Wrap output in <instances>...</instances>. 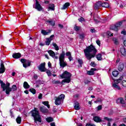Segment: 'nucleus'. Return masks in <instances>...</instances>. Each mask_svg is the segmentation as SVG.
<instances>
[{
	"label": "nucleus",
	"mask_w": 126,
	"mask_h": 126,
	"mask_svg": "<svg viewBox=\"0 0 126 126\" xmlns=\"http://www.w3.org/2000/svg\"><path fill=\"white\" fill-rule=\"evenodd\" d=\"M107 34L110 37H113V36H114V33H111V32L110 31H107Z\"/></svg>",
	"instance_id": "obj_46"
},
{
	"label": "nucleus",
	"mask_w": 126,
	"mask_h": 126,
	"mask_svg": "<svg viewBox=\"0 0 126 126\" xmlns=\"http://www.w3.org/2000/svg\"><path fill=\"white\" fill-rule=\"evenodd\" d=\"M66 56L67 57H70V56H71V53H70V52H67L66 53Z\"/></svg>",
	"instance_id": "obj_56"
},
{
	"label": "nucleus",
	"mask_w": 126,
	"mask_h": 126,
	"mask_svg": "<svg viewBox=\"0 0 126 126\" xmlns=\"http://www.w3.org/2000/svg\"><path fill=\"white\" fill-rule=\"evenodd\" d=\"M74 108L76 111H78V110H80V105H79V103L77 101L74 102Z\"/></svg>",
	"instance_id": "obj_15"
},
{
	"label": "nucleus",
	"mask_w": 126,
	"mask_h": 126,
	"mask_svg": "<svg viewBox=\"0 0 126 126\" xmlns=\"http://www.w3.org/2000/svg\"><path fill=\"white\" fill-rule=\"evenodd\" d=\"M48 53L49 56L52 58H54L55 56H56V53H55V52H53V50H48Z\"/></svg>",
	"instance_id": "obj_23"
},
{
	"label": "nucleus",
	"mask_w": 126,
	"mask_h": 126,
	"mask_svg": "<svg viewBox=\"0 0 126 126\" xmlns=\"http://www.w3.org/2000/svg\"><path fill=\"white\" fill-rule=\"evenodd\" d=\"M58 26L59 27H60V28H61V29H63V25L61 24H58Z\"/></svg>",
	"instance_id": "obj_61"
},
{
	"label": "nucleus",
	"mask_w": 126,
	"mask_h": 126,
	"mask_svg": "<svg viewBox=\"0 0 126 126\" xmlns=\"http://www.w3.org/2000/svg\"><path fill=\"white\" fill-rule=\"evenodd\" d=\"M48 9H49V10L55 11V4L50 3L49 6L48 7Z\"/></svg>",
	"instance_id": "obj_20"
},
{
	"label": "nucleus",
	"mask_w": 126,
	"mask_h": 126,
	"mask_svg": "<svg viewBox=\"0 0 126 126\" xmlns=\"http://www.w3.org/2000/svg\"><path fill=\"white\" fill-rule=\"evenodd\" d=\"M120 53L122 56H123V57H126V48H125V46H122L120 48Z\"/></svg>",
	"instance_id": "obj_14"
},
{
	"label": "nucleus",
	"mask_w": 126,
	"mask_h": 126,
	"mask_svg": "<svg viewBox=\"0 0 126 126\" xmlns=\"http://www.w3.org/2000/svg\"><path fill=\"white\" fill-rule=\"evenodd\" d=\"M54 37H55V35L52 34L51 35L50 37L48 38V39H49V40H51V41H53V38H54Z\"/></svg>",
	"instance_id": "obj_54"
},
{
	"label": "nucleus",
	"mask_w": 126,
	"mask_h": 126,
	"mask_svg": "<svg viewBox=\"0 0 126 126\" xmlns=\"http://www.w3.org/2000/svg\"><path fill=\"white\" fill-rule=\"evenodd\" d=\"M78 63L80 64L81 67H82V64H83V60L82 59H78Z\"/></svg>",
	"instance_id": "obj_35"
},
{
	"label": "nucleus",
	"mask_w": 126,
	"mask_h": 126,
	"mask_svg": "<svg viewBox=\"0 0 126 126\" xmlns=\"http://www.w3.org/2000/svg\"><path fill=\"white\" fill-rule=\"evenodd\" d=\"M46 63H41L38 66V69L41 72H45L47 71V68H46Z\"/></svg>",
	"instance_id": "obj_10"
},
{
	"label": "nucleus",
	"mask_w": 126,
	"mask_h": 126,
	"mask_svg": "<svg viewBox=\"0 0 126 126\" xmlns=\"http://www.w3.org/2000/svg\"><path fill=\"white\" fill-rule=\"evenodd\" d=\"M1 63H0V67L1 68H5V67H4V62H3V61L2 60H0Z\"/></svg>",
	"instance_id": "obj_39"
},
{
	"label": "nucleus",
	"mask_w": 126,
	"mask_h": 126,
	"mask_svg": "<svg viewBox=\"0 0 126 126\" xmlns=\"http://www.w3.org/2000/svg\"><path fill=\"white\" fill-rule=\"evenodd\" d=\"M21 63H23V66L24 67L26 68L28 66H30L31 65V61L30 60H26L25 59H21Z\"/></svg>",
	"instance_id": "obj_9"
},
{
	"label": "nucleus",
	"mask_w": 126,
	"mask_h": 126,
	"mask_svg": "<svg viewBox=\"0 0 126 126\" xmlns=\"http://www.w3.org/2000/svg\"><path fill=\"white\" fill-rule=\"evenodd\" d=\"M98 102H102V99L101 98H97L94 103H98Z\"/></svg>",
	"instance_id": "obj_51"
},
{
	"label": "nucleus",
	"mask_w": 126,
	"mask_h": 126,
	"mask_svg": "<svg viewBox=\"0 0 126 126\" xmlns=\"http://www.w3.org/2000/svg\"><path fill=\"white\" fill-rule=\"evenodd\" d=\"M125 65H124V63H120L118 65V70L119 71H122Z\"/></svg>",
	"instance_id": "obj_19"
},
{
	"label": "nucleus",
	"mask_w": 126,
	"mask_h": 126,
	"mask_svg": "<svg viewBox=\"0 0 126 126\" xmlns=\"http://www.w3.org/2000/svg\"><path fill=\"white\" fill-rule=\"evenodd\" d=\"M71 73H69L67 71H65L63 73L62 75H60V77L63 79L62 81V84L64 85V83H69L71 81Z\"/></svg>",
	"instance_id": "obj_2"
},
{
	"label": "nucleus",
	"mask_w": 126,
	"mask_h": 126,
	"mask_svg": "<svg viewBox=\"0 0 126 126\" xmlns=\"http://www.w3.org/2000/svg\"><path fill=\"white\" fill-rule=\"evenodd\" d=\"M78 20L80 22H82V21H84V19L83 17H81L80 19H78Z\"/></svg>",
	"instance_id": "obj_58"
},
{
	"label": "nucleus",
	"mask_w": 126,
	"mask_h": 126,
	"mask_svg": "<svg viewBox=\"0 0 126 126\" xmlns=\"http://www.w3.org/2000/svg\"><path fill=\"white\" fill-rule=\"evenodd\" d=\"M16 122L18 124H21V117L20 116H18L16 119Z\"/></svg>",
	"instance_id": "obj_32"
},
{
	"label": "nucleus",
	"mask_w": 126,
	"mask_h": 126,
	"mask_svg": "<svg viewBox=\"0 0 126 126\" xmlns=\"http://www.w3.org/2000/svg\"><path fill=\"white\" fill-rule=\"evenodd\" d=\"M121 34H123V35H126V31H122Z\"/></svg>",
	"instance_id": "obj_64"
},
{
	"label": "nucleus",
	"mask_w": 126,
	"mask_h": 126,
	"mask_svg": "<svg viewBox=\"0 0 126 126\" xmlns=\"http://www.w3.org/2000/svg\"><path fill=\"white\" fill-rule=\"evenodd\" d=\"M0 84L1 85V88L3 89V91H5L6 94L7 95H9L10 92L12 91L11 90V88H4V85H5V83L3 82V81L0 79Z\"/></svg>",
	"instance_id": "obj_7"
},
{
	"label": "nucleus",
	"mask_w": 126,
	"mask_h": 126,
	"mask_svg": "<svg viewBox=\"0 0 126 126\" xmlns=\"http://www.w3.org/2000/svg\"><path fill=\"white\" fill-rule=\"evenodd\" d=\"M41 33L44 35H48V32L45 30H41Z\"/></svg>",
	"instance_id": "obj_42"
},
{
	"label": "nucleus",
	"mask_w": 126,
	"mask_h": 126,
	"mask_svg": "<svg viewBox=\"0 0 126 126\" xmlns=\"http://www.w3.org/2000/svg\"><path fill=\"white\" fill-rule=\"evenodd\" d=\"M103 2L101 1H98L96 2V3L94 5V9L95 10H98L99 9V7H102Z\"/></svg>",
	"instance_id": "obj_11"
},
{
	"label": "nucleus",
	"mask_w": 126,
	"mask_h": 126,
	"mask_svg": "<svg viewBox=\"0 0 126 126\" xmlns=\"http://www.w3.org/2000/svg\"><path fill=\"white\" fill-rule=\"evenodd\" d=\"M90 65H91V66H93V67H95V66H96V65H97V64L96 63H95V62H92L91 63Z\"/></svg>",
	"instance_id": "obj_45"
},
{
	"label": "nucleus",
	"mask_w": 126,
	"mask_h": 126,
	"mask_svg": "<svg viewBox=\"0 0 126 126\" xmlns=\"http://www.w3.org/2000/svg\"><path fill=\"white\" fill-rule=\"evenodd\" d=\"M46 40L45 41L46 46H49L50 44H51V42H52V40L49 39L48 38H46Z\"/></svg>",
	"instance_id": "obj_27"
},
{
	"label": "nucleus",
	"mask_w": 126,
	"mask_h": 126,
	"mask_svg": "<svg viewBox=\"0 0 126 126\" xmlns=\"http://www.w3.org/2000/svg\"><path fill=\"white\" fill-rule=\"evenodd\" d=\"M80 28H81L80 27H78L75 25L74 27V30H75V31L78 32L79 31V30H80Z\"/></svg>",
	"instance_id": "obj_38"
},
{
	"label": "nucleus",
	"mask_w": 126,
	"mask_h": 126,
	"mask_svg": "<svg viewBox=\"0 0 126 126\" xmlns=\"http://www.w3.org/2000/svg\"><path fill=\"white\" fill-rule=\"evenodd\" d=\"M23 87L25 89H28L30 88V85L28 84L27 82H24L23 84Z\"/></svg>",
	"instance_id": "obj_24"
},
{
	"label": "nucleus",
	"mask_w": 126,
	"mask_h": 126,
	"mask_svg": "<svg viewBox=\"0 0 126 126\" xmlns=\"http://www.w3.org/2000/svg\"><path fill=\"white\" fill-rule=\"evenodd\" d=\"M86 126H96L94 124H92L89 123L86 124Z\"/></svg>",
	"instance_id": "obj_48"
},
{
	"label": "nucleus",
	"mask_w": 126,
	"mask_h": 126,
	"mask_svg": "<svg viewBox=\"0 0 126 126\" xmlns=\"http://www.w3.org/2000/svg\"><path fill=\"white\" fill-rule=\"evenodd\" d=\"M46 120L47 123H52V122H54V118H53V117H48L46 119Z\"/></svg>",
	"instance_id": "obj_28"
},
{
	"label": "nucleus",
	"mask_w": 126,
	"mask_h": 126,
	"mask_svg": "<svg viewBox=\"0 0 126 126\" xmlns=\"http://www.w3.org/2000/svg\"><path fill=\"white\" fill-rule=\"evenodd\" d=\"M113 41H114L115 45H119V41L117 38H114Z\"/></svg>",
	"instance_id": "obj_37"
},
{
	"label": "nucleus",
	"mask_w": 126,
	"mask_h": 126,
	"mask_svg": "<svg viewBox=\"0 0 126 126\" xmlns=\"http://www.w3.org/2000/svg\"><path fill=\"white\" fill-rule=\"evenodd\" d=\"M112 75L114 77H117V76H118V75H119V71H118V70H114L112 72Z\"/></svg>",
	"instance_id": "obj_29"
},
{
	"label": "nucleus",
	"mask_w": 126,
	"mask_h": 126,
	"mask_svg": "<svg viewBox=\"0 0 126 126\" xmlns=\"http://www.w3.org/2000/svg\"><path fill=\"white\" fill-rule=\"evenodd\" d=\"M93 120L95 123H102V122H103V120H102L101 118L98 116L94 117Z\"/></svg>",
	"instance_id": "obj_16"
},
{
	"label": "nucleus",
	"mask_w": 126,
	"mask_h": 126,
	"mask_svg": "<svg viewBox=\"0 0 126 126\" xmlns=\"http://www.w3.org/2000/svg\"><path fill=\"white\" fill-rule=\"evenodd\" d=\"M46 23H48L49 25L54 27L56 25V22L54 20H47L45 21Z\"/></svg>",
	"instance_id": "obj_17"
},
{
	"label": "nucleus",
	"mask_w": 126,
	"mask_h": 126,
	"mask_svg": "<svg viewBox=\"0 0 126 126\" xmlns=\"http://www.w3.org/2000/svg\"><path fill=\"white\" fill-rule=\"evenodd\" d=\"M52 45H53V47H55L56 51H59V50H60V48H59V46L56 43H53L52 44Z\"/></svg>",
	"instance_id": "obj_36"
},
{
	"label": "nucleus",
	"mask_w": 126,
	"mask_h": 126,
	"mask_svg": "<svg viewBox=\"0 0 126 126\" xmlns=\"http://www.w3.org/2000/svg\"><path fill=\"white\" fill-rule=\"evenodd\" d=\"M122 86H124V87H126V80H123L122 83Z\"/></svg>",
	"instance_id": "obj_47"
},
{
	"label": "nucleus",
	"mask_w": 126,
	"mask_h": 126,
	"mask_svg": "<svg viewBox=\"0 0 126 126\" xmlns=\"http://www.w3.org/2000/svg\"><path fill=\"white\" fill-rule=\"evenodd\" d=\"M39 111L43 113V114H47L49 113V110L47 109V107L44 106H42L39 108Z\"/></svg>",
	"instance_id": "obj_12"
},
{
	"label": "nucleus",
	"mask_w": 126,
	"mask_h": 126,
	"mask_svg": "<svg viewBox=\"0 0 126 126\" xmlns=\"http://www.w3.org/2000/svg\"><path fill=\"white\" fill-rule=\"evenodd\" d=\"M104 120L107 121V122H111L112 121V119H110L108 117H104Z\"/></svg>",
	"instance_id": "obj_50"
},
{
	"label": "nucleus",
	"mask_w": 126,
	"mask_h": 126,
	"mask_svg": "<svg viewBox=\"0 0 126 126\" xmlns=\"http://www.w3.org/2000/svg\"><path fill=\"white\" fill-rule=\"evenodd\" d=\"M96 43L98 46H100V45H101V41H100V40H96Z\"/></svg>",
	"instance_id": "obj_59"
},
{
	"label": "nucleus",
	"mask_w": 126,
	"mask_h": 126,
	"mask_svg": "<svg viewBox=\"0 0 126 126\" xmlns=\"http://www.w3.org/2000/svg\"><path fill=\"white\" fill-rule=\"evenodd\" d=\"M46 73L47 74L48 76H51V75H52V73H51V71L50 70H48L47 71H46Z\"/></svg>",
	"instance_id": "obj_55"
},
{
	"label": "nucleus",
	"mask_w": 126,
	"mask_h": 126,
	"mask_svg": "<svg viewBox=\"0 0 126 126\" xmlns=\"http://www.w3.org/2000/svg\"><path fill=\"white\" fill-rule=\"evenodd\" d=\"M96 58L97 61H102V54L100 53H98L96 55Z\"/></svg>",
	"instance_id": "obj_26"
},
{
	"label": "nucleus",
	"mask_w": 126,
	"mask_h": 126,
	"mask_svg": "<svg viewBox=\"0 0 126 126\" xmlns=\"http://www.w3.org/2000/svg\"><path fill=\"white\" fill-rule=\"evenodd\" d=\"M87 73L88 75H94V74H95V72L91 70L87 71Z\"/></svg>",
	"instance_id": "obj_31"
},
{
	"label": "nucleus",
	"mask_w": 126,
	"mask_h": 126,
	"mask_svg": "<svg viewBox=\"0 0 126 126\" xmlns=\"http://www.w3.org/2000/svg\"><path fill=\"white\" fill-rule=\"evenodd\" d=\"M52 83L53 84H60L61 83V82L60 81L54 80L52 81Z\"/></svg>",
	"instance_id": "obj_44"
},
{
	"label": "nucleus",
	"mask_w": 126,
	"mask_h": 126,
	"mask_svg": "<svg viewBox=\"0 0 126 126\" xmlns=\"http://www.w3.org/2000/svg\"><path fill=\"white\" fill-rule=\"evenodd\" d=\"M61 101H62V99H60V98L58 96V97L56 98V99L55 101V104L57 106H59V105H60L61 104Z\"/></svg>",
	"instance_id": "obj_21"
},
{
	"label": "nucleus",
	"mask_w": 126,
	"mask_h": 126,
	"mask_svg": "<svg viewBox=\"0 0 126 126\" xmlns=\"http://www.w3.org/2000/svg\"><path fill=\"white\" fill-rule=\"evenodd\" d=\"M4 88H10V83L6 82V84L4 86Z\"/></svg>",
	"instance_id": "obj_40"
},
{
	"label": "nucleus",
	"mask_w": 126,
	"mask_h": 126,
	"mask_svg": "<svg viewBox=\"0 0 126 126\" xmlns=\"http://www.w3.org/2000/svg\"><path fill=\"white\" fill-rule=\"evenodd\" d=\"M122 25H123V21L118 22L116 24L110 26V29L115 31V32H118L119 31V27H121Z\"/></svg>",
	"instance_id": "obj_6"
},
{
	"label": "nucleus",
	"mask_w": 126,
	"mask_h": 126,
	"mask_svg": "<svg viewBox=\"0 0 126 126\" xmlns=\"http://www.w3.org/2000/svg\"><path fill=\"white\" fill-rule=\"evenodd\" d=\"M13 59H20L21 58V54L20 53H15L12 54Z\"/></svg>",
	"instance_id": "obj_18"
},
{
	"label": "nucleus",
	"mask_w": 126,
	"mask_h": 126,
	"mask_svg": "<svg viewBox=\"0 0 126 126\" xmlns=\"http://www.w3.org/2000/svg\"><path fill=\"white\" fill-rule=\"evenodd\" d=\"M69 5H70V2H67L65 3L62 7V9H66V8H67V7L69 6Z\"/></svg>",
	"instance_id": "obj_25"
},
{
	"label": "nucleus",
	"mask_w": 126,
	"mask_h": 126,
	"mask_svg": "<svg viewBox=\"0 0 126 126\" xmlns=\"http://www.w3.org/2000/svg\"><path fill=\"white\" fill-rule=\"evenodd\" d=\"M65 56V53H64V51H63L62 53L60 54L59 57V63L60 66L63 68L65 67V66L67 65V63L64 62Z\"/></svg>",
	"instance_id": "obj_4"
},
{
	"label": "nucleus",
	"mask_w": 126,
	"mask_h": 126,
	"mask_svg": "<svg viewBox=\"0 0 126 126\" xmlns=\"http://www.w3.org/2000/svg\"><path fill=\"white\" fill-rule=\"evenodd\" d=\"M85 56L88 61H91V59L95 58L97 53V49L93 44L87 47L86 49L84 50Z\"/></svg>",
	"instance_id": "obj_1"
},
{
	"label": "nucleus",
	"mask_w": 126,
	"mask_h": 126,
	"mask_svg": "<svg viewBox=\"0 0 126 126\" xmlns=\"http://www.w3.org/2000/svg\"><path fill=\"white\" fill-rule=\"evenodd\" d=\"M5 71V68H0V73H4V72Z\"/></svg>",
	"instance_id": "obj_43"
},
{
	"label": "nucleus",
	"mask_w": 126,
	"mask_h": 126,
	"mask_svg": "<svg viewBox=\"0 0 126 126\" xmlns=\"http://www.w3.org/2000/svg\"><path fill=\"white\" fill-rule=\"evenodd\" d=\"M116 103L117 104H122V105H124L126 104V101H125V100H124L123 97H120L116 100Z\"/></svg>",
	"instance_id": "obj_13"
},
{
	"label": "nucleus",
	"mask_w": 126,
	"mask_h": 126,
	"mask_svg": "<svg viewBox=\"0 0 126 126\" xmlns=\"http://www.w3.org/2000/svg\"><path fill=\"white\" fill-rule=\"evenodd\" d=\"M43 98V94L40 93L38 95V99H41Z\"/></svg>",
	"instance_id": "obj_52"
},
{
	"label": "nucleus",
	"mask_w": 126,
	"mask_h": 126,
	"mask_svg": "<svg viewBox=\"0 0 126 126\" xmlns=\"http://www.w3.org/2000/svg\"><path fill=\"white\" fill-rule=\"evenodd\" d=\"M102 109V106L101 105L97 106V111H101Z\"/></svg>",
	"instance_id": "obj_57"
},
{
	"label": "nucleus",
	"mask_w": 126,
	"mask_h": 126,
	"mask_svg": "<svg viewBox=\"0 0 126 126\" xmlns=\"http://www.w3.org/2000/svg\"><path fill=\"white\" fill-rule=\"evenodd\" d=\"M33 8L36 9L37 11H44V8L38 0H35V3L33 5Z\"/></svg>",
	"instance_id": "obj_8"
},
{
	"label": "nucleus",
	"mask_w": 126,
	"mask_h": 126,
	"mask_svg": "<svg viewBox=\"0 0 126 126\" xmlns=\"http://www.w3.org/2000/svg\"><path fill=\"white\" fill-rule=\"evenodd\" d=\"M123 78H124V76H121L118 79L114 80V83L112 84V86L114 89H116L117 90H122V88L119 86V83L123 80Z\"/></svg>",
	"instance_id": "obj_5"
},
{
	"label": "nucleus",
	"mask_w": 126,
	"mask_h": 126,
	"mask_svg": "<svg viewBox=\"0 0 126 126\" xmlns=\"http://www.w3.org/2000/svg\"><path fill=\"white\" fill-rule=\"evenodd\" d=\"M12 91H16L17 90V87L16 85H13L11 88Z\"/></svg>",
	"instance_id": "obj_34"
},
{
	"label": "nucleus",
	"mask_w": 126,
	"mask_h": 126,
	"mask_svg": "<svg viewBox=\"0 0 126 126\" xmlns=\"http://www.w3.org/2000/svg\"><path fill=\"white\" fill-rule=\"evenodd\" d=\"M48 67H52V63H51L50 62H49L48 63Z\"/></svg>",
	"instance_id": "obj_63"
},
{
	"label": "nucleus",
	"mask_w": 126,
	"mask_h": 126,
	"mask_svg": "<svg viewBox=\"0 0 126 126\" xmlns=\"http://www.w3.org/2000/svg\"><path fill=\"white\" fill-rule=\"evenodd\" d=\"M29 91L32 93L33 95H35V94H36V90H35L34 88L30 89Z\"/></svg>",
	"instance_id": "obj_33"
},
{
	"label": "nucleus",
	"mask_w": 126,
	"mask_h": 126,
	"mask_svg": "<svg viewBox=\"0 0 126 126\" xmlns=\"http://www.w3.org/2000/svg\"><path fill=\"white\" fill-rule=\"evenodd\" d=\"M30 113L32 114V117H33L34 119V123H37V122H38L39 123H42L41 115H40V113L39 112L38 108H34V109L30 112Z\"/></svg>",
	"instance_id": "obj_3"
},
{
	"label": "nucleus",
	"mask_w": 126,
	"mask_h": 126,
	"mask_svg": "<svg viewBox=\"0 0 126 126\" xmlns=\"http://www.w3.org/2000/svg\"><path fill=\"white\" fill-rule=\"evenodd\" d=\"M53 112H54V113H57V112H58L57 108L55 106L53 108Z\"/></svg>",
	"instance_id": "obj_53"
},
{
	"label": "nucleus",
	"mask_w": 126,
	"mask_h": 126,
	"mask_svg": "<svg viewBox=\"0 0 126 126\" xmlns=\"http://www.w3.org/2000/svg\"><path fill=\"white\" fill-rule=\"evenodd\" d=\"M84 83L85 84H89V83H90V81H89V80H87L84 82Z\"/></svg>",
	"instance_id": "obj_62"
},
{
	"label": "nucleus",
	"mask_w": 126,
	"mask_h": 126,
	"mask_svg": "<svg viewBox=\"0 0 126 126\" xmlns=\"http://www.w3.org/2000/svg\"><path fill=\"white\" fill-rule=\"evenodd\" d=\"M10 116H11V118H14V115H13V112L12 111H10Z\"/></svg>",
	"instance_id": "obj_49"
},
{
	"label": "nucleus",
	"mask_w": 126,
	"mask_h": 126,
	"mask_svg": "<svg viewBox=\"0 0 126 126\" xmlns=\"http://www.w3.org/2000/svg\"><path fill=\"white\" fill-rule=\"evenodd\" d=\"M102 7L109 8V7H110V5L109 4V3L107 2H102Z\"/></svg>",
	"instance_id": "obj_22"
},
{
	"label": "nucleus",
	"mask_w": 126,
	"mask_h": 126,
	"mask_svg": "<svg viewBox=\"0 0 126 126\" xmlns=\"http://www.w3.org/2000/svg\"><path fill=\"white\" fill-rule=\"evenodd\" d=\"M43 105H44V106H46L48 109H50V106L49 105V102L48 101H45L42 102Z\"/></svg>",
	"instance_id": "obj_30"
},
{
	"label": "nucleus",
	"mask_w": 126,
	"mask_h": 126,
	"mask_svg": "<svg viewBox=\"0 0 126 126\" xmlns=\"http://www.w3.org/2000/svg\"><path fill=\"white\" fill-rule=\"evenodd\" d=\"M80 39H84V34H80Z\"/></svg>",
	"instance_id": "obj_60"
},
{
	"label": "nucleus",
	"mask_w": 126,
	"mask_h": 126,
	"mask_svg": "<svg viewBox=\"0 0 126 126\" xmlns=\"http://www.w3.org/2000/svg\"><path fill=\"white\" fill-rule=\"evenodd\" d=\"M65 97V95H64V94H61L58 96V97H59L61 100L64 99Z\"/></svg>",
	"instance_id": "obj_41"
}]
</instances>
